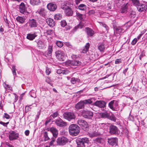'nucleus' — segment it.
<instances>
[{
    "label": "nucleus",
    "instance_id": "a19ab883",
    "mask_svg": "<svg viewBox=\"0 0 147 147\" xmlns=\"http://www.w3.org/2000/svg\"><path fill=\"white\" fill-rule=\"evenodd\" d=\"M127 8L126 6L122 7L121 10L120 12L122 13H125L127 11Z\"/></svg>",
    "mask_w": 147,
    "mask_h": 147
},
{
    "label": "nucleus",
    "instance_id": "6e6d98bb",
    "mask_svg": "<svg viewBox=\"0 0 147 147\" xmlns=\"http://www.w3.org/2000/svg\"><path fill=\"white\" fill-rule=\"evenodd\" d=\"M121 62H122V61L121 59H117L115 60V63L116 64H118L121 63Z\"/></svg>",
    "mask_w": 147,
    "mask_h": 147
},
{
    "label": "nucleus",
    "instance_id": "6e6552de",
    "mask_svg": "<svg viewBox=\"0 0 147 147\" xmlns=\"http://www.w3.org/2000/svg\"><path fill=\"white\" fill-rule=\"evenodd\" d=\"M67 139L65 137H61L58 138L57 140V144L59 145L62 146L68 142Z\"/></svg>",
    "mask_w": 147,
    "mask_h": 147
},
{
    "label": "nucleus",
    "instance_id": "f257e3e1",
    "mask_svg": "<svg viewBox=\"0 0 147 147\" xmlns=\"http://www.w3.org/2000/svg\"><path fill=\"white\" fill-rule=\"evenodd\" d=\"M70 134L72 135L76 136L79 133L80 128L77 125L73 124L71 125L69 127Z\"/></svg>",
    "mask_w": 147,
    "mask_h": 147
},
{
    "label": "nucleus",
    "instance_id": "9d476101",
    "mask_svg": "<svg viewBox=\"0 0 147 147\" xmlns=\"http://www.w3.org/2000/svg\"><path fill=\"white\" fill-rule=\"evenodd\" d=\"M109 144L112 146H115L117 144L118 139L116 138H112L108 139Z\"/></svg>",
    "mask_w": 147,
    "mask_h": 147
},
{
    "label": "nucleus",
    "instance_id": "393cba45",
    "mask_svg": "<svg viewBox=\"0 0 147 147\" xmlns=\"http://www.w3.org/2000/svg\"><path fill=\"white\" fill-rule=\"evenodd\" d=\"M86 32L87 33L88 35L89 36H92L94 34V31L89 28H85Z\"/></svg>",
    "mask_w": 147,
    "mask_h": 147
},
{
    "label": "nucleus",
    "instance_id": "bf43d9fd",
    "mask_svg": "<svg viewBox=\"0 0 147 147\" xmlns=\"http://www.w3.org/2000/svg\"><path fill=\"white\" fill-rule=\"evenodd\" d=\"M8 123L9 122L5 123L2 121H0V124L4 126H6Z\"/></svg>",
    "mask_w": 147,
    "mask_h": 147
},
{
    "label": "nucleus",
    "instance_id": "f03ea898",
    "mask_svg": "<svg viewBox=\"0 0 147 147\" xmlns=\"http://www.w3.org/2000/svg\"><path fill=\"white\" fill-rule=\"evenodd\" d=\"M92 102V101L90 99L81 101L75 105V107L77 109H80L84 108L85 104H91Z\"/></svg>",
    "mask_w": 147,
    "mask_h": 147
},
{
    "label": "nucleus",
    "instance_id": "473e14b6",
    "mask_svg": "<svg viewBox=\"0 0 147 147\" xmlns=\"http://www.w3.org/2000/svg\"><path fill=\"white\" fill-rule=\"evenodd\" d=\"M84 22L83 21L80 23L77 26L74 27V30H76L78 28H82L84 26V24L83 23Z\"/></svg>",
    "mask_w": 147,
    "mask_h": 147
},
{
    "label": "nucleus",
    "instance_id": "0eeeda50",
    "mask_svg": "<svg viewBox=\"0 0 147 147\" xmlns=\"http://www.w3.org/2000/svg\"><path fill=\"white\" fill-rule=\"evenodd\" d=\"M63 115L64 118L69 121L74 119L76 117L74 114L71 112H66Z\"/></svg>",
    "mask_w": 147,
    "mask_h": 147
},
{
    "label": "nucleus",
    "instance_id": "a18cd8bd",
    "mask_svg": "<svg viewBox=\"0 0 147 147\" xmlns=\"http://www.w3.org/2000/svg\"><path fill=\"white\" fill-rule=\"evenodd\" d=\"M77 17L78 19H79L80 20H83V18L82 17L83 15L82 14H80L79 13H77Z\"/></svg>",
    "mask_w": 147,
    "mask_h": 147
},
{
    "label": "nucleus",
    "instance_id": "69168bd1",
    "mask_svg": "<svg viewBox=\"0 0 147 147\" xmlns=\"http://www.w3.org/2000/svg\"><path fill=\"white\" fill-rule=\"evenodd\" d=\"M102 116L103 117H106L108 116V115L107 113H104L102 114Z\"/></svg>",
    "mask_w": 147,
    "mask_h": 147
},
{
    "label": "nucleus",
    "instance_id": "72a5a7b5",
    "mask_svg": "<svg viewBox=\"0 0 147 147\" xmlns=\"http://www.w3.org/2000/svg\"><path fill=\"white\" fill-rule=\"evenodd\" d=\"M103 141V139L101 138H97L94 140V142L97 144L102 143Z\"/></svg>",
    "mask_w": 147,
    "mask_h": 147
},
{
    "label": "nucleus",
    "instance_id": "5701e85b",
    "mask_svg": "<svg viewBox=\"0 0 147 147\" xmlns=\"http://www.w3.org/2000/svg\"><path fill=\"white\" fill-rule=\"evenodd\" d=\"M37 45L38 47L40 49H44L46 47L45 43L43 42L40 40L38 41Z\"/></svg>",
    "mask_w": 147,
    "mask_h": 147
},
{
    "label": "nucleus",
    "instance_id": "680f3d73",
    "mask_svg": "<svg viewBox=\"0 0 147 147\" xmlns=\"http://www.w3.org/2000/svg\"><path fill=\"white\" fill-rule=\"evenodd\" d=\"M46 74L48 75H49V74L50 73V69H48V68H46Z\"/></svg>",
    "mask_w": 147,
    "mask_h": 147
},
{
    "label": "nucleus",
    "instance_id": "bb28decb",
    "mask_svg": "<svg viewBox=\"0 0 147 147\" xmlns=\"http://www.w3.org/2000/svg\"><path fill=\"white\" fill-rule=\"evenodd\" d=\"M115 102H116V101L113 100L111 101L109 103V106L110 108L113 111H114L115 109L114 108V106H115Z\"/></svg>",
    "mask_w": 147,
    "mask_h": 147
},
{
    "label": "nucleus",
    "instance_id": "412c9836",
    "mask_svg": "<svg viewBox=\"0 0 147 147\" xmlns=\"http://www.w3.org/2000/svg\"><path fill=\"white\" fill-rule=\"evenodd\" d=\"M50 131L52 133L54 138H56L57 137L58 135V130L54 127H51L50 129Z\"/></svg>",
    "mask_w": 147,
    "mask_h": 147
},
{
    "label": "nucleus",
    "instance_id": "c9c22d12",
    "mask_svg": "<svg viewBox=\"0 0 147 147\" xmlns=\"http://www.w3.org/2000/svg\"><path fill=\"white\" fill-rule=\"evenodd\" d=\"M38 12L40 15L42 16H45L46 14V11L44 9L42 8L40 9L38 11Z\"/></svg>",
    "mask_w": 147,
    "mask_h": 147
},
{
    "label": "nucleus",
    "instance_id": "9b49d317",
    "mask_svg": "<svg viewBox=\"0 0 147 147\" xmlns=\"http://www.w3.org/2000/svg\"><path fill=\"white\" fill-rule=\"evenodd\" d=\"M28 23L29 24V26L31 28H35L37 26V21L34 19L29 20Z\"/></svg>",
    "mask_w": 147,
    "mask_h": 147
},
{
    "label": "nucleus",
    "instance_id": "de8ad7c7",
    "mask_svg": "<svg viewBox=\"0 0 147 147\" xmlns=\"http://www.w3.org/2000/svg\"><path fill=\"white\" fill-rule=\"evenodd\" d=\"M31 106H32L31 105L26 106L25 108L26 112H28L30 111L31 109L32 108V107H30Z\"/></svg>",
    "mask_w": 147,
    "mask_h": 147
},
{
    "label": "nucleus",
    "instance_id": "4468645a",
    "mask_svg": "<svg viewBox=\"0 0 147 147\" xmlns=\"http://www.w3.org/2000/svg\"><path fill=\"white\" fill-rule=\"evenodd\" d=\"M55 123L57 125L60 127H62L66 125V123L60 118L56 120Z\"/></svg>",
    "mask_w": 147,
    "mask_h": 147
},
{
    "label": "nucleus",
    "instance_id": "ea45409f",
    "mask_svg": "<svg viewBox=\"0 0 147 147\" xmlns=\"http://www.w3.org/2000/svg\"><path fill=\"white\" fill-rule=\"evenodd\" d=\"M4 87L6 89H7L10 90H12V88L9 85L6 84L5 83L3 84Z\"/></svg>",
    "mask_w": 147,
    "mask_h": 147
},
{
    "label": "nucleus",
    "instance_id": "f8f14e48",
    "mask_svg": "<svg viewBox=\"0 0 147 147\" xmlns=\"http://www.w3.org/2000/svg\"><path fill=\"white\" fill-rule=\"evenodd\" d=\"M67 63L69 66H79L81 64V62L78 60H74L72 61H69Z\"/></svg>",
    "mask_w": 147,
    "mask_h": 147
},
{
    "label": "nucleus",
    "instance_id": "5fc2aeb1",
    "mask_svg": "<svg viewBox=\"0 0 147 147\" xmlns=\"http://www.w3.org/2000/svg\"><path fill=\"white\" fill-rule=\"evenodd\" d=\"M58 114L57 111L54 113L52 115H51V116H52L53 118L56 117Z\"/></svg>",
    "mask_w": 147,
    "mask_h": 147
},
{
    "label": "nucleus",
    "instance_id": "1a4fd4ad",
    "mask_svg": "<svg viewBox=\"0 0 147 147\" xmlns=\"http://www.w3.org/2000/svg\"><path fill=\"white\" fill-rule=\"evenodd\" d=\"M83 116L85 118H90L93 116L92 112L90 111H84L82 112Z\"/></svg>",
    "mask_w": 147,
    "mask_h": 147
},
{
    "label": "nucleus",
    "instance_id": "37998d69",
    "mask_svg": "<svg viewBox=\"0 0 147 147\" xmlns=\"http://www.w3.org/2000/svg\"><path fill=\"white\" fill-rule=\"evenodd\" d=\"M134 4L136 6L140 4L139 1L138 0H131Z\"/></svg>",
    "mask_w": 147,
    "mask_h": 147
},
{
    "label": "nucleus",
    "instance_id": "79ce46f5",
    "mask_svg": "<svg viewBox=\"0 0 147 147\" xmlns=\"http://www.w3.org/2000/svg\"><path fill=\"white\" fill-rule=\"evenodd\" d=\"M11 70L12 71V73L14 76H15L16 74V66L14 65H12V67Z\"/></svg>",
    "mask_w": 147,
    "mask_h": 147
},
{
    "label": "nucleus",
    "instance_id": "a878e982",
    "mask_svg": "<svg viewBox=\"0 0 147 147\" xmlns=\"http://www.w3.org/2000/svg\"><path fill=\"white\" fill-rule=\"evenodd\" d=\"M98 49L100 52H103L105 49L104 44L103 42L99 43L98 45Z\"/></svg>",
    "mask_w": 147,
    "mask_h": 147
},
{
    "label": "nucleus",
    "instance_id": "e2e57ef3",
    "mask_svg": "<svg viewBox=\"0 0 147 147\" xmlns=\"http://www.w3.org/2000/svg\"><path fill=\"white\" fill-rule=\"evenodd\" d=\"M4 117L7 119H9L10 118L9 115L7 113H5Z\"/></svg>",
    "mask_w": 147,
    "mask_h": 147
},
{
    "label": "nucleus",
    "instance_id": "f704fd0d",
    "mask_svg": "<svg viewBox=\"0 0 147 147\" xmlns=\"http://www.w3.org/2000/svg\"><path fill=\"white\" fill-rule=\"evenodd\" d=\"M78 8L80 10L84 11L86 9V6L84 4H81L78 6Z\"/></svg>",
    "mask_w": 147,
    "mask_h": 147
},
{
    "label": "nucleus",
    "instance_id": "dca6fc26",
    "mask_svg": "<svg viewBox=\"0 0 147 147\" xmlns=\"http://www.w3.org/2000/svg\"><path fill=\"white\" fill-rule=\"evenodd\" d=\"M139 11H145L147 9V3H145L144 4L140 5L137 7Z\"/></svg>",
    "mask_w": 147,
    "mask_h": 147
},
{
    "label": "nucleus",
    "instance_id": "8fccbe9b",
    "mask_svg": "<svg viewBox=\"0 0 147 147\" xmlns=\"http://www.w3.org/2000/svg\"><path fill=\"white\" fill-rule=\"evenodd\" d=\"M65 45H66L67 47L69 48H72L73 47V46L69 42H64Z\"/></svg>",
    "mask_w": 147,
    "mask_h": 147
},
{
    "label": "nucleus",
    "instance_id": "2eb2a0df",
    "mask_svg": "<svg viewBox=\"0 0 147 147\" xmlns=\"http://www.w3.org/2000/svg\"><path fill=\"white\" fill-rule=\"evenodd\" d=\"M109 132L111 134H118V128L116 126L112 125L109 127Z\"/></svg>",
    "mask_w": 147,
    "mask_h": 147
},
{
    "label": "nucleus",
    "instance_id": "20e7f679",
    "mask_svg": "<svg viewBox=\"0 0 147 147\" xmlns=\"http://www.w3.org/2000/svg\"><path fill=\"white\" fill-rule=\"evenodd\" d=\"M89 141L88 138H84L81 139H79L76 141L78 147H85L84 144L88 143Z\"/></svg>",
    "mask_w": 147,
    "mask_h": 147
},
{
    "label": "nucleus",
    "instance_id": "603ef678",
    "mask_svg": "<svg viewBox=\"0 0 147 147\" xmlns=\"http://www.w3.org/2000/svg\"><path fill=\"white\" fill-rule=\"evenodd\" d=\"M61 24L62 26L64 27L67 25V23L65 20H63L61 21Z\"/></svg>",
    "mask_w": 147,
    "mask_h": 147
},
{
    "label": "nucleus",
    "instance_id": "7ed1b4c3",
    "mask_svg": "<svg viewBox=\"0 0 147 147\" xmlns=\"http://www.w3.org/2000/svg\"><path fill=\"white\" fill-rule=\"evenodd\" d=\"M78 123L84 131H87L88 129L89 126L85 120L79 119L78 120Z\"/></svg>",
    "mask_w": 147,
    "mask_h": 147
},
{
    "label": "nucleus",
    "instance_id": "aec40b11",
    "mask_svg": "<svg viewBox=\"0 0 147 147\" xmlns=\"http://www.w3.org/2000/svg\"><path fill=\"white\" fill-rule=\"evenodd\" d=\"M65 10V12L67 16H71L73 14V11L70 7H67L65 9H63Z\"/></svg>",
    "mask_w": 147,
    "mask_h": 147
},
{
    "label": "nucleus",
    "instance_id": "c756f323",
    "mask_svg": "<svg viewBox=\"0 0 147 147\" xmlns=\"http://www.w3.org/2000/svg\"><path fill=\"white\" fill-rule=\"evenodd\" d=\"M90 46L89 43H87L85 47L82 49V52L84 53H86L88 51Z\"/></svg>",
    "mask_w": 147,
    "mask_h": 147
},
{
    "label": "nucleus",
    "instance_id": "39448f33",
    "mask_svg": "<svg viewBox=\"0 0 147 147\" xmlns=\"http://www.w3.org/2000/svg\"><path fill=\"white\" fill-rule=\"evenodd\" d=\"M73 4L72 0H66L65 1L61 3V8L63 9H65L67 7H70Z\"/></svg>",
    "mask_w": 147,
    "mask_h": 147
},
{
    "label": "nucleus",
    "instance_id": "423d86ee",
    "mask_svg": "<svg viewBox=\"0 0 147 147\" xmlns=\"http://www.w3.org/2000/svg\"><path fill=\"white\" fill-rule=\"evenodd\" d=\"M56 56L58 59L60 61H64L66 57L65 54L63 51H58L56 52Z\"/></svg>",
    "mask_w": 147,
    "mask_h": 147
},
{
    "label": "nucleus",
    "instance_id": "c03bdc74",
    "mask_svg": "<svg viewBox=\"0 0 147 147\" xmlns=\"http://www.w3.org/2000/svg\"><path fill=\"white\" fill-rule=\"evenodd\" d=\"M57 46L59 47H61L63 46V44L62 42L60 41H57L56 42Z\"/></svg>",
    "mask_w": 147,
    "mask_h": 147
},
{
    "label": "nucleus",
    "instance_id": "6ab92c4d",
    "mask_svg": "<svg viewBox=\"0 0 147 147\" xmlns=\"http://www.w3.org/2000/svg\"><path fill=\"white\" fill-rule=\"evenodd\" d=\"M94 105L98 107L104 108L105 106L106 103L103 101H98L94 103Z\"/></svg>",
    "mask_w": 147,
    "mask_h": 147
},
{
    "label": "nucleus",
    "instance_id": "7c9ffc66",
    "mask_svg": "<svg viewBox=\"0 0 147 147\" xmlns=\"http://www.w3.org/2000/svg\"><path fill=\"white\" fill-rule=\"evenodd\" d=\"M40 3V0H30V4L33 6L38 5Z\"/></svg>",
    "mask_w": 147,
    "mask_h": 147
},
{
    "label": "nucleus",
    "instance_id": "a211bd4d",
    "mask_svg": "<svg viewBox=\"0 0 147 147\" xmlns=\"http://www.w3.org/2000/svg\"><path fill=\"white\" fill-rule=\"evenodd\" d=\"M37 36V33L35 32L33 34H27L26 38L30 40H32Z\"/></svg>",
    "mask_w": 147,
    "mask_h": 147
},
{
    "label": "nucleus",
    "instance_id": "3c124183",
    "mask_svg": "<svg viewBox=\"0 0 147 147\" xmlns=\"http://www.w3.org/2000/svg\"><path fill=\"white\" fill-rule=\"evenodd\" d=\"M54 32V31L51 30H48L46 31V33L48 35L52 34Z\"/></svg>",
    "mask_w": 147,
    "mask_h": 147
},
{
    "label": "nucleus",
    "instance_id": "338daca9",
    "mask_svg": "<svg viewBox=\"0 0 147 147\" xmlns=\"http://www.w3.org/2000/svg\"><path fill=\"white\" fill-rule=\"evenodd\" d=\"M29 133L30 131L28 130L25 131V135L26 136H28L29 135Z\"/></svg>",
    "mask_w": 147,
    "mask_h": 147
},
{
    "label": "nucleus",
    "instance_id": "c85d7f7f",
    "mask_svg": "<svg viewBox=\"0 0 147 147\" xmlns=\"http://www.w3.org/2000/svg\"><path fill=\"white\" fill-rule=\"evenodd\" d=\"M16 20L19 23L22 24L25 22V19L24 17H22L18 16L16 18Z\"/></svg>",
    "mask_w": 147,
    "mask_h": 147
},
{
    "label": "nucleus",
    "instance_id": "052dcab7",
    "mask_svg": "<svg viewBox=\"0 0 147 147\" xmlns=\"http://www.w3.org/2000/svg\"><path fill=\"white\" fill-rule=\"evenodd\" d=\"M71 83L73 84H75L76 82L75 78H71Z\"/></svg>",
    "mask_w": 147,
    "mask_h": 147
},
{
    "label": "nucleus",
    "instance_id": "58836bf2",
    "mask_svg": "<svg viewBox=\"0 0 147 147\" xmlns=\"http://www.w3.org/2000/svg\"><path fill=\"white\" fill-rule=\"evenodd\" d=\"M44 137L45 141H47L50 139V138L48 136V133L46 131H45L44 132Z\"/></svg>",
    "mask_w": 147,
    "mask_h": 147
},
{
    "label": "nucleus",
    "instance_id": "0e129e2a",
    "mask_svg": "<svg viewBox=\"0 0 147 147\" xmlns=\"http://www.w3.org/2000/svg\"><path fill=\"white\" fill-rule=\"evenodd\" d=\"M57 72L58 74H60L61 73L63 74V70H61L60 69H58L57 70Z\"/></svg>",
    "mask_w": 147,
    "mask_h": 147
},
{
    "label": "nucleus",
    "instance_id": "4c0bfd02",
    "mask_svg": "<svg viewBox=\"0 0 147 147\" xmlns=\"http://www.w3.org/2000/svg\"><path fill=\"white\" fill-rule=\"evenodd\" d=\"M100 25L104 27L105 30H107L108 29V26L105 23L102 22H98Z\"/></svg>",
    "mask_w": 147,
    "mask_h": 147
},
{
    "label": "nucleus",
    "instance_id": "2f4dec72",
    "mask_svg": "<svg viewBox=\"0 0 147 147\" xmlns=\"http://www.w3.org/2000/svg\"><path fill=\"white\" fill-rule=\"evenodd\" d=\"M89 134L90 137H93L98 136L100 134L97 130H95L94 132H90Z\"/></svg>",
    "mask_w": 147,
    "mask_h": 147
},
{
    "label": "nucleus",
    "instance_id": "b1692460",
    "mask_svg": "<svg viewBox=\"0 0 147 147\" xmlns=\"http://www.w3.org/2000/svg\"><path fill=\"white\" fill-rule=\"evenodd\" d=\"M47 24L51 27H53L55 25V23L53 19L49 18L46 20Z\"/></svg>",
    "mask_w": 147,
    "mask_h": 147
},
{
    "label": "nucleus",
    "instance_id": "4be33fe9",
    "mask_svg": "<svg viewBox=\"0 0 147 147\" xmlns=\"http://www.w3.org/2000/svg\"><path fill=\"white\" fill-rule=\"evenodd\" d=\"M19 9L20 12L21 13L25 14L27 12L25 5L23 3H22L20 5Z\"/></svg>",
    "mask_w": 147,
    "mask_h": 147
},
{
    "label": "nucleus",
    "instance_id": "ddd939ff",
    "mask_svg": "<svg viewBox=\"0 0 147 147\" xmlns=\"http://www.w3.org/2000/svg\"><path fill=\"white\" fill-rule=\"evenodd\" d=\"M18 137V134L14 131L11 132L9 135V138L10 140L16 139Z\"/></svg>",
    "mask_w": 147,
    "mask_h": 147
},
{
    "label": "nucleus",
    "instance_id": "864d4df0",
    "mask_svg": "<svg viewBox=\"0 0 147 147\" xmlns=\"http://www.w3.org/2000/svg\"><path fill=\"white\" fill-rule=\"evenodd\" d=\"M30 94L31 96L33 98H35L36 97V93L34 92H33V91H31L30 92Z\"/></svg>",
    "mask_w": 147,
    "mask_h": 147
},
{
    "label": "nucleus",
    "instance_id": "09e8293b",
    "mask_svg": "<svg viewBox=\"0 0 147 147\" xmlns=\"http://www.w3.org/2000/svg\"><path fill=\"white\" fill-rule=\"evenodd\" d=\"M123 29L121 27H117L115 29V31L117 33H119L122 32Z\"/></svg>",
    "mask_w": 147,
    "mask_h": 147
},
{
    "label": "nucleus",
    "instance_id": "13d9d810",
    "mask_svg": "<svg viewBox=\"0 0 147 147\" xmlns=\"http://www.w3.org/2000/svg\"><path fill=\"white\" fill-rule=\"evenodd\" d=\"M137 41L138 40L137 38H134L131 44L133 45H134L136 44Z\"/></svg>",
    "mask_w": 147,
    "mask_h": 147
},
{
    "label": "nucleus",
    "instance_id": "774afa93",
    "mask_svg": "<svg viewBox=\"0 0 147 147\" xmlns=\"http://www.w3.org/2000/svg\"><path fill=\"white\" fill-rule=\"evenodd\" d=\"M82 0H75V3L76 5L79 4Z\"/></svg>",
    "mask_w": 147,
    "mask_h": 147
},
{
    "label": "nucleus",
    "instance_id": "e433bc0d",
    "mask_svg": "<svg viewBox=\"0 0 147 147\" xmlns=\"http://www.w3.org/2000/svg\"><path fill=\"white\" fill-rule=\"evenodd\" d=\"M62 18V15L59 13L56 14L54 16V19L56 20H61V19Z\"/></svg>",
    "mask_w": 147,
    "mask_h": 147
},
{
    "label": "nucleus",
    "instance_id": "cd10ccee",
    "mask_svg": "<svg viewBox=\"0 0 147 147\" xmlns=\"http://www.w3.org/2000/svg\"><path fill=\"white\" fill-rule=\"evenodd\" d=\"M53 51L52 47L50 45L49 46L47 53V54H45V55L47 57L48 56H49L51 55L52 52Z\"/></svg>",
    "mask_w": 147,
    "mask_h": 147
},
{
    "label": "nucleus",
    "instance_id": "49530a36",
    "mask_svg": "<svg viewBox=\"0 0 147 147\" xmlns=\"http://www.w3.org/2000/svg\"><path fill=\"white\" fill-rule=\"evenodd\" d=\"M136 15V13L134 11H132L130 13L129 17L130 18H134L135 17Z\"/></svg>",
    "mask_w": 147,
    "mask_h": 147
},
{
    "label": "nucleus",
    "instance_id": "f3484780",
    "mask_svg": "<svg viewBox=\"0 0 147 147\" xmlns=\"http://www.w3.org/2000/svg\"><path fill=\"white\" fill-rule=\"evenodd\" d=\"M47 7L48 9L50 11H55L57 8V6L56 4L53 3H50L48 4Z\"/></svg>",
    "mask_w": 147,
    "mask_h": 147
},
{
    "label": "nucleus",
    "instance_id": "4d7b16f0",
    "mask_svg": "<svg viewBox=\"0 0 147 147\" xmlns=\"http://www.w3.org/2000/svg\"><path fill=\"white\" fill-rule=\"evenodd\" d=\"M70 71L67 69L63 70V74H67L70 73Z\"/></svg>",
    "mask_w": 147,
    "mask_h": 147
}]
</instances>
